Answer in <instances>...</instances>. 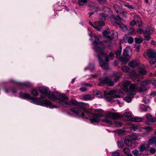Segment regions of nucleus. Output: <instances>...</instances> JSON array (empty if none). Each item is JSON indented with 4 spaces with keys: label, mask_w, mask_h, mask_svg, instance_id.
Instances as JSON below:
<instances>
[{
    "label": "nucleus",
    "mask_w": 156,
    "mask_h": 156,
    "mask_svg": "<svg viewBox=\"0 0 156 156\" xmlns=\"http://www.w3.org/2000/svg\"><path fill=\"white\" fill-rule=\"evenodd\" d=\"M59 98L61 104L65 107H70L72 105L77 106V107L71 108L70 110L71 112L80 116L83 119H87L89 117L92 118L90 119L92 123L99 122L100 121V117L103 116L99 113L93 114L89 112L87 109L84 108V104L83 103L78 102L73 99L69 101H67L69 98L65 94H62L60 95Z\"/></svg>",
    "instance_id": "nucleus-1"
},
{
    "label": "nucleus",
    "mask_w": 156,
    "mask_h": 156,
    "mask_svg": "<svg viewBox=\"0 0 156 156\" xmlns=\"http://www.w3.org/2000/svg\"><path fill=\"white\" fill-rule=\"evenodd\" d=\"M94 38L95 40L93 43L94 46L93 49L98 54L99 58H101L106 56V54L105 52V46L102 42L99 41L97 36H94Z\"/></svg>",
    "instance_id": "nucleus-2"
},
{
    "label": "nucleus",
    "mask_w": 156,
    "mask_h": 156,
    "mask_svg": "<svg viewBox=\"0 0 156 156\" xmlns=\"http://www.w3.org/2000/svg\"><path fill=\"white\" fill-rule=\"evenodd\" d=\"M122 115L118 113L112 112H108L106 115V118L102 120V121L108 123L109 124H112V120L110 119H116L117 118H121Z\"/></svg>",
    "instance_id": "nucleus-3"
},
{
    "label": "nucleus",
    "mask_w": 156,
    "mask_h": 156,
    "mask_svg": "<svg viewBox=\"0 0 156 156\" xmlns=\"http://www.w3.org/2000/svg\"><path fill=\"white\" fill-rule=\"evenodd\" d=\"M134 87L133 85H130L129 89L126 90L127 96L124 97L123 100L128 102H130L135 95Z\"/></svg>",
    "instance_id": "nucleus-4"
},
{
    "label": "nucleus",
    "mask_w": 156,
    "mask_h": 156,
    "mask_svg": "<svg viewBox=\"0 0 156 156\" xmlns=\"http://www.w3.org/2000/svg\"><path fill=\"white\" fill-rule=\"evenodd\" d=\"M100 82L98 83L99 86H103L105 84H108L109 85L112 86L114 85L113 82L108 77L105 78H100L99 79Z\"/></svg>",
    "instance_id": "nucleus-5"
},
{
    "label": "nucleus",
    "mask_w": 156,
    "mask_h": 156,
    "mask_svg": "<svg viewBox=\"0 0 156 156\" xmlns=\"http://www.w3.org/2000/svg\"><path fill=\"white\" fill-rule=\"evenodd\" d=\"M39 105L46 107L49 106L50 108H57L55 106L51 104V101L48 100L47 99L39 101Z\"/></svg>",
    "instance_id": "nucleus-6"
},
{
    "label": "nucleus",
    "mask_w": 156,
    "mask_h": 156,
    "mask_svg": "<svg viewBox=\"0 0 156 156\" xmlns=\"http://www.w3.org/2000/svg\"><path fill=\"white\" fill-rule=\"evenodd\" d=\"M103 36L106 37L109 40L112 41V37L108 36L109 34H115L117 36V33L113 30H110L109 28H108L107 30H105L102 33Z\"/></svg>",
    "instance_id": "nucleus-7"
},
{
    "label": "nucleus",
    "mask_w": 156,
    "mask_h": 156,
    "mask_svg": "<svg viewBox=\"0 0 156 156\" xmlns=\"http://www.w3.org/2000/svg\"><path fill=\"white\" fill-rule=\"evenodd\" d=\"M103 36L106 37L109 40L112 41V37L108 36L109 34H115L117 36V33L113 30H110L109 28H108L107 30H105L102 33Z\"/></svg>",
    "instance_id": "nucleus-8"
},
{
    "label": "nucleus",
    "mask_w": 156,
    "mask_h": 156,
    "mask_svg": "<svg viewBox=\"0 0 156 156\" xmlns=\"http://www.w3.org/2000/svg\"><path fill=\"white\" fill-rule=\"evenodd\" d=\"M146 55L150 58H156V51L153 49H148L146 53H144V55Z\"/></svg>",
    "instance_id": "nucleus-9"
},
{
    "label": "nucleus",
    "mask_w": 156,
    "mask_h": 156,
    "mask_svg": "<svg viewBox=\"0 0 156 156\" xmlns=\"http://www.w3.org/2000/svg\"><path fill=\"white\" fill-rule=\"evenodd\" d=\"M109 61V59H99V62L100 66L103 69H108L109 67L108 62Z\"/></svg>",
    "instance_id": "nucleus-10"
},
{
    "label": "nucleus",
    "mask_w": 156,
    "mask_h": 156,
    "mask_svg": "<svg viewBox=\"0 0 156 156\" xmlns=\"http://www.w3.org/2000/svg\"><path fill=\"white\" fill-rule=\"evenodd\" d=\"M109 61V59H99V62L100 66L103 69H108L109 67L108 62Z\"/></svg>",
    "instance_id": "nucleus-11"
},
{
    "label": "nucleus",
    "mask_w": 156,
    "mask_h": 156,
    "mask_svg": "<svg viewBox=\"0 0 156 156\" xmlns=\"http://www.w3.org/2000/svg\"><path fill=\"white\" fill-rule=\"evenodd\" d=\"M152 30L150 27L148 26L146 30L143 31L144 34L145 39L147 41H148L150 39V35L151 34V31Z\"/></svg>",
    "instance_id": "nucleus-12"
},
{
    "label": "nucleus",
    "mask_w": 156,
    "mask_h": 156,
    "mask_svg": "<svg viewBox=\"0 0 156 156\" xmlns=\"http://www.w3.org/2000/svg\"><path fill=\"white\" fill-rule=\"evenodd\" d=\"M88 6L91 11H98L100 10V9L98 6V4L96 2H90L88 3Z\"/></svg>",
    "instance_id": "nucleus-13"
},
{
    "label": "nucleus",
    "mask_w": 156,
    "mask_h": 156,
    "mask_svg": "<svg viewBox=\"0 0 156 156\" xmlns=\"http://www.w3.org/2000/svg\"><path fill=\"white\" fill-rule=\"evenodd\" d=\"M131 55V49L130 47H126L124 50L123 55L124 57L122 58H127L128 57H130Z\"/></svg>",
    "instance_id": "nucleus-14"
},
{
    "label": "nucleus",
    "mask_w": 156,
    "mask_h": 156,
    "mask_svg": "<svg viewBox=\"0 0 156 156\" xmlns=\"http://www.w3.org/2000/svg\"><path fill=\"white\" fill-rule=\"evenodd\" d=\"M146 118L148 120L146 122L147 124H151L156 121V118L153 117L151 115H147Z\"/></svg>",
    "instance_id": "nucleus-15"
},
{
    "label": "nucleus",
    "mask_w": 156,
    "mask_h": 156,
    "mask_svg": "<svg viewBox=\"0 0 156 156\" xmlns=\"http://www.w3.org/2000/svg\"><path fill=\"white\" fill-rule=\"evenodd\" d=\"M56 94H49L48 96V99L49 100H50L51 101H55L56 100H58L59 101V103H60V104H61L60 103V100L59 99V96L60 95H61V94H60L59 95V97H58L56 96Z\"/></svg>",
    "instance_id": "nucleus-16"
},
{
    "label": "nucleus",
    "mask_w": 156,
    "mask_h": 156,
    "mask_svg": "<svg viewBox=\"0 0 156 156\" xmlns=\"http://www.w3.org/2000/svg\"><path fill=\"white\" fill-rule=\"evenodd\" d=\"M39 91L41 93L48 96L50 94V91L47 88L44 87H40L39 88Z\"/></svg>",
    "instance_id": "nucleus-17"
},
{
    "label": "nucleus",
    "mask_w": 156,
    "mask_h": 156,
    "mask_svg": "<svg viewBox=\"0 0 156 156\" xmlns=\"http://www.w3.org/2000/svg\"><path fill=\"white\" fill-rule=\"evenodd\" d=\"M140 64L139 62L136 60L134 59L129 62L128 65L131 67L135 68L138 66Z\"/></svg>",
    "instance_id": "nucleus-18"
},
{
    "label": "nucleus",
    "mask_w": 156,
    "mask_h": 156,
    "mask_svg": "<svg viewBox=\"0 0 156 156\" xmlns=\"http://www.w3.org/2000/svg\"><path fill=\"white\" fill-rule=\"evenodd\" d=\"M129 138L132 140H136L140 138L141 136L139 134L132 133L129 136Z\"/></svg>",
    "instance_id": "nucleus-19"
},
{
    "label": "nucleus",
    "mask_w": 156,
    "mask_h": 156,
    "mask_svg": "<svg viewBox=\"0 0 156 156\" xmlns=\"http://www.w3.org/2000/svg\"><path fill=\"white\" fill-rule=\"evenodd\" d=\"M131 85H133L134 87V90L135 95V94L136 92H144L146 90V88L145 87H136L134 84H131Z\"/></svg>",
    "instance_id": "nucleus-20"
},
{
    "label": "nucleus",
    "mask_w": 156,
    "mask_h": 156,
    "mask_svg": "<svg viewBox=\"0 0 156 156\" xmlns=\"http://www.w3.org/2000/svg\"><path fill=\"white\" fill-rule=\"evenodd\" d=\"M134 19L138 23V26L139 27H141L143 25L142 22L141 20V18L138 15H136L134 17Z\"/></svg>",
    "instance_id": "nucleus-21"
},
{
    "label": "nucleus",
    "mask_w": 156,
    "mask_h": 156,
    "mask_svg": "<svg viewBox=\"0 0 156 156\" xmlns=\"http://www.w3.org/2000/svg\"><path fill=\"white\" fill-rule=\"evenodd\" d=\"M122 73L121 72H114L113 73V75L114 76V81L115 82H118L119 78L121 76Z\"/></svg>",
    "instance_id": "nucleus-22"
},
{
    "label": "nucleus",
    "mask_w": 156,
    "mask_h": 156,
    "mask_svg": "<svg viewBox=\"0 0 156 156\" xmlns=\"http://www.w3.org/2000/svg\"><path fill=\"white\" fill-rule=\"evenodd\" d=\"M154 144L156 146V136H154L149 139L147 142V145L150 146Z\"/></svg>",
    "instance_id": "nucleus-23"
},
{
    "label": "nucleus",
    "mask_w": 156,
    "mask_h": 156,
    "mask_svg": "<svg viewBox=\"0 0 156 156\" xmlns=\"http://www.w3.org/2000/svg\"><path fill=\"white\" fill-rule=\"evenodd\" d=\"M120 98V96L118 94H115L113 96H107L106 97V99L108 101H110L114 98Z\"/></svg>",
    "instance_id": "nucleus-24"
},
{
    "label": "nucleus",
    "mask_w": 156,
    "mask_h": 156,
    "mask_svg": "<svg viewBox=\"0 0 156 156\" xmlns=\"http://www.w3.org/2000/svg\"><path fill=\"white\" fill-rule=\"evenodd\" d=\"M130 83L128 81H125L123 84V86L125 91L126 92V90L129 89Z\"/></svg>",
    "instance_id": "nucleus-25"
},
{
    "label": "nucleus",
    "mask_w": 156,
    "mask_h": 156,
    "mask_svg": "<svg viewBox=\"0 0 156 156\" xmlns=\"http://www.w3.org/2000/svg\"><path fill=\"white\" fill-rule=\"evenodd\" d=\"M18 84L20 87L22 89H25L26 88L28 87L30 85V83L28 82H25L24 83H19Z\"/></svg>",
    "instance_id": "nucleus-26"
},
{
    "label": "nucleus",
    "mask_w": 156,
    "mask_h": 156,
    "mask_svg": "<svg viewBox=\"0 0 156 156\" xmlns=\"http://www.w3.org/2000/svg\"><path fill=\"white\" fill-rule=\"evenodd\" d=\"M30 100V102L39 105L40 100L38 98L31 97Z\"/></svg>",
    "instance_id": "nucleus-27"
},
{
    "label": "nucleus",
    "mask_w": 156,
    "mask_h": 156,
    "mask_svg": "<svg viewBox=\"0 0 156 156\" xmlns=\"http://www.w3.org/2000/svg\"><path fill=\"white\" fill-rule=\"evenodd\" d=\"M93 94V95L99 98H102L103 97V94L99 90L95 91H94Z\"/></svg>",
    "instance_id": "nucleus-28"
},
{
    "label": "nucleus",
    "mask_w": 156,
    "mask_h": 156,
    "mask_svg": "<svg viewBox=\"0 0 156 156\" xmlns=\"http://www.w3.org/2000/svg\"><path fill=\"white\" fill-rule=\"evenodd\" d=\"M129 120L130 121L134 122H140L142 121V119L141 118L137 117L131 118H130Z\"/></svg>",
    "instance_id": "nucleus-29"
},
{
    "label": "nucleus",
    "mask_w": 156,
    "mask_h": 156,
    "mask_svg": "<svg viewBox=\"0 0 156 156\" xmlns=\"http://www.w3.org/2000/svg\"><path fill=\"white\" fill-rule=\"evenodd\" d=\"M151 82V80H147L140 82V84L141 86H144L148 85Z\"/></svg>",
    "instance_id": "nucleus-30"
},
{
    "label": "nucleus",
    "mask_w": 156,
    "mask_h": 156,
    "mask_svg": "<svg viewBox=\"0 0 156 156\" xmlns=\"http://www.w3.org/2000/svg\"><path fill=\"white\" fill-rule=\"evenodd\" d=\"M102 9L105 12H107L108 13L109 12V13H111L112 12V11L107 6H104L102 7Z\"/></svg>",
    "instance_id": "nucleus-31"
},
{
    "label": "nucleus",
    "mask_w": 156,
    "mask_h": 156,
    "mask_svg": "<svg viewBox=\"0 0 156 156\" xmlns=\"http://www.w3.org/2000/svg\"><path fill=\"white\" fill-rule=\"evenodd\" d=\"M146 70L144 68H140L139 70V73L142 75L144 76L146 74Z\"/></svg>",
    "instance_id": "nucleus-32"
},
{
    "label": "nucleus",
    "mask_w": 156,
    "mask_h": 156,
    "mask_svg": "<svg viewBox=\"0 0 156 156\" xmlns=\"http://www.w3.org/2000/svg\"><path fill=\"white\" fill-rule=\"evenodd\" d=\"M114 8L117 13L119 14L120 13V10L121 7L118 4H115L114 5Z\"/></svg>",
    "instance_id": "nucleus-33"
},
{
    "label": "nucleus",
    "mask_w": 156,
    "mask_h": 156,
    "mask_svg": "<svg viewBox=\"0 0 156 156\" xmlns=\"http://www.w3.org/2000/svg\"><path fill=\"white\" fill-rule=\"evenodd\" d=\"M22 96L24 98L28 99H30L31 97L29 94L27 93L23 94L22 95Z\"/></svg>",
    "instance_id": "nucleus-34"
},
{
    "label": "nucleus",
    "mask_w": 156,
    "mask_h": 156,
    "mask_svg": "<svg viewBox=\"0 0 156 156\" xmlns=\"http://www.w3.org/2000/svg\"><path fill=\"white\" fill-rule=\"evenodd\" d=\"M124 142L125 144L128 146H131L132 144L131 141L128 139H125Z\"/></svg>",
    "instance_id": "nucleus-35"
},
{
    "label": "nucleus",
    "mask_w": 156,
    "mask_h": 156,
    "mask_svg": "<svg viewBox=\"0 0 156 156\" xmlns=\"http://www.w3.org/2000/svg\"><path fill=\"white\" fill-rule=\"evenodd\" d=\"M115 57L114 53L112 51L110 52L106 56V58H114Z\"/></svg>",
    "instance_id": "nucleus-36"
},
{
    "label": "nucleus",
    "mask_w": 156,
    "mask_h": 156,
    "mask_svg": "<svg viewBox=\"0 0 156 156\" xmlns=\"http://www.w3.org/2000/svg\"><path fill=\"white\" fill-rule=\"evenodd\" d=\"M31 92L32 95L34 96H37L38 94V92L35 89H32Z\"/></svg>",
    "instance_id": "nucleus-37"
},
{
    "label": "nucleus",
    "mask_w": 156,
    "mask_h": 156,
    "mask_svg": "<svg viewBox=\"0 0 156 156\" xmlns=\"http://www.w3.org/2000/svg\"><path fill=\"white\" fill-rule=\"evenodd\" d=\"M117 144L119 147L120 148H122L124 146L123 142L121 140H118Z\"/></svg>",
    "instance_id": "nucleus-38"
},
{
    "label": "nucleus",
    "mask_w": 156,
    "mask_h": 156,
    "mask_svg": "<svg viewBox=\"0 0 156 156\" xmlns=\"http://www.w3.org/2000/svg\"><path fill=\"white\" fill-rule=\"evenodd\" d=\"M87 2V0H78V2L79 5L83 6Z\"/></svg>",
    "instance_id": "nucleus-39"
},
{
    "label": "nucleus",
    "mask_w": 156,
    "mask_h": 156,
    "mask_svg": "<svg viewBox=\"0 0 156 156\" xmlns=\"http://www.w3.org/2000/svg\"><path fill=\"white\" fill-rule=\"evenodd\" d=\"M122 47H121V46H120V49L117 50L115 52V54L118 57L120 56L121 54V52H122Z\"/></svg>",
    "instance_id": "nucleus-40"
},
{
    "label": "nucleus",
    "mask_w": 156,
    "mask_h": 156,
    "mask_svg": "<svg viewBox=\"0 0 156 156\" xmlns=\"http://www.w3.org/2000/svg\"><path fill=\"white\" fill-rule=\"evenodd\" d=\"M123 151L124 153L127 155L130 154V151L128 148H125L123 149Z\"/></svg>",
    "instance_id": "nucleus-41"
},
{
    "label": "nucleus",
    "mask_w": 156,
    "mask_h": 156,
    "mask_svg": "<svg viewBox=\"0 0 156 156\" xmlns=\"http://www.w3.org/2000/svg\"><path fill=\"white\" fill-rule=\"evenodd\" d=\"M126 38L129 44H132L133 41V39L131 37H126Z\"/></svg>",
    "instance_id": "nucleus-42"
},
{
    "label": "nucleus",
    "mask_w": 156,
    "mask_h": 156,
    "mask_svg": "<svg viewBox=\"0 0 156 156\" xmlns=\"http://www.w3.org/2000/svg\"><path fill=\"white\" fill-rule=\"evenodd\" d=\"M121 69L124 73L128 72L129 70V68L128 66H124L121 68Z\"/></svg>",
    "instance_id": "nucleus-43"
},
{
    "label": "nucleus",
    "mask_w": 156,
    "mask_h": 156,
    "mask_svg": "<svg viewBox=\"0 0 156 156\" xmlns=\"http://www.w3.org/2000/svg\"><path fill=\"white\" fill-rule=\"evenodd\" d=\"M108 15L107 14H105L104 13H102L100 14V18L103 20H105L106 18V16H108Z\"/></svg>",
    "instance_id": "nucleus-44"
},
{
    "label": "nucleus",
    "mask_w": 156,
    "mask_h": 156,
    "mask_svg": "<svg viewBox=\"0 0 156 156\" xmlns=\"http://www.w3.org/2000/svg\"><path fill=\"white\" fill-rule=\"evenodd\" d=\"M129 74L134 77H137V75L134 70H132L130 71L129 72Z\"/></svg>",
    "instance_id": "nucleus-45"
},
{
    "label": "nucleus",
    "mask_w": 156,
    "mask_h": 156,
    "mask_svg": "<svg viewBox=\"0 0 156 156\" xmlns=\"http://www.w3.org/2000/svg\"><path fill=\"white\" fill-rule=\"evenodd\" d=\"M120 28L123 30H127V26L123 24H121L119 25Z\"/></svg>",
    "instance_id": "nucleus-46"
},
{
    "label": "nucleus",
    "mask_w": 156,
    "mask_h": 156,
    "mask_svg": "<svg viewBox=\"0 0 156 156\" xmlns=\"http://www.w3.org/2000/svg\"><path fill=\"white\" fill-rule=\"evenodd\" d=\"M83 98L85 100H90L91 99V97L90 95L87 94L84 95L83 97Z\"/></svg>",
    "instance_id": "nucleus-47"
},
{
    "label": "nucleus",
    "mask_w": 156,
    "mask_h": 156,
    "mask_svg": "<svg viewBox=\"0 0 156 156\" xmlns=\"http://www.w3.org/2000/svg\"><path fill=\"white\" fill-rule=\"evenodd\" d=\"M135 41L136 43V44H139L143 42L142 39L140 38H135Z\"/></svg>",
    "instance_id": "nucleus-48"
},
{
    "label": "nucleus",
    "mask_w": 156,
    "mask_h": 156,
    "mask_svg": "<svg viewBox=\"0 0 156 156\" xmlns=\"http://www.w3.org/2000/svg\"><path fill=\"white\" fill-rule=\"evenodd\" d=\"M139 149L140 151H143L145 150L146 147L144 144H143L140 145Z\"/></svg>",
    "instance_id": "nucleus-49"
},
{
    "label": "nucleus",
    "mask_w": 156,
    "mask_h": 156,
    "mask_svg": "<svg viewBox=\"0 0 156 156\" xmlns=\"http://www.w3.org/2000/svg\"><path fill=\"white\" fill-rule=\"evenodd\" d=\"M140 45L139 44H136L135 45V48L136 49V51L138 52L140 51Z\"/></svg>",
    "instance_id": "nucleus-50"
},
{
    "label": "nucleus",
    "mask_w": 156,
    "mask_h": 156,
    "mask_svg": "<svg viewBox=\"0 0 156 156\" xmlns=\"http://www.w3.org/2000/svg\"><path fill=\"white\" fill-rule=\"evenodd\" d=\"M142 108L143 110L146 112L147 111L148 109H150V108L148 106L143 105Z\"/></svg>",
    "instance_id": "nucleus-51"
},
{
    "label": "nucleus",
    "mask_w": 156,
    "mask_h": 156,
    "mask_svg": "<svg viewBox=\"0 0 156 156\" xmlns=\"http://www.w3.org/2000/svg\"><path fill=\"white\" fill-rule=\"evenodd\" d=\"M116 91L115 90H112L109 92L108 94V95L109 96H113L115 94Z\"/></svg>",
    "instance_id": "nucleus-52"
},
{
    "label": "nucleus",
    "mask_w": 156,
    "mask_h": 156,
    "mask_svg": "<svg viewBox=\"0 0 156 156\" xmlns=\"http://www.w3.org/2000/svg\"><path fill=\"white\" fill-rule=\"evenodd\" d=\"M124 116L126 117H129L131 116V114L129 112H125L123 113Z\"/></svg>",
    "instance_id": "nucleus-53"
},
{
    "label": "nucleus",
    "mask_w": 156,
    "mask_h": 156,
    "mask_svg": "<svg viewBox=\"0 0 156 156\" xmlns=\"http://www.w3.org/2000/svg\"><path fill=\"white\" fill-rule=\"evenodd\" d=\"M114 124L115 126L118 127H121L122 125V123L121 122H118V121H115L114 122Z\"/></svg>",
    "instance_id": "nucleus-54"
},
{
    "label": "nucleus",
    "mask_w": 156,
    "mask_h": 156,
    "mask_svg": "<svg viewBox=\"0 0 156 156\" xmlns=\"http://www.w3.org/2000/svg\"><path fill=\"white\" fill-rule=\"evenodd\" d=\"M136 23V21L135 20H131L129 23V25L131 26H133Z\"/></svg>",
    "instance_id": "nucleus-55"
},
{
    "label": "nucleus",
    "mask_w": 156,
    "mask_h": 156,
    "mask_svg": "<svg viewBox=\"0 0 156 156\" xmlns=\"http://www.w3.org/2000/svg\"><path fill=\"white\" fill-rule=\"evenodd\" d=\"M99 25L101 26H103L105 25V23L103 20H98V22Z\"/></svg>",
    "instance_id": "nucleus-56"
},
{
    "label": "nucleus",
    "mask_w": 156,
    "mask_h": 156,
    "mask_svg": "<svg viewBox=\"0 0 156 156\" xmlns=\"http://www.w3.org/2000/svg\"><path fill=\"white\" fill-rule=\"evenodd\" d=\"M124 5L129 9H133L134 8L132 5L129 4L128 3L124 4Z\"/></svg>",
    "instance_id": "nucleus-57"
},
{
    "label": "nucleus",
    "mask_w": 156,
    "mask_h": 156,
    "mask_svg": "<svg viewBox=\"0 0 156 156\" xmlns=\"http://www.w3.org/2000/svg\"><path fill=\"white\" fill-rule=\"evenodd\" d=\"M119 61L121 62L122 64H125L128 61L129 59H119Z\"/></svg>",
    "instance_id": "nucleus-58"
},
{
    "label": "nucleus",
    "mask_w": 156,
    "mask_h": 156,
    "mask_svg": "<svg viewBox=\"0 0 156 156\" xmlns=\"http://www.w3.org/2000/svg\"><path fill=\"white\" fill-rule=\"evenodd\" d=\"M130 129L131 130L136 131L137 129V126L136 125H133L130 127Z\"/></svg>",
    "instance_id": "nucleus-59"
},
{
    "label": "nucleus",
    "mask_w": 156,
    "mask_h": 156,
    "mask_svg": "<svg viewBox=\"0 0 156 156\" xmlns=\"http://www.w3.org/2000/svg\"><path fill=\"white\" fill-rule=\"evenodd\" d=\"M132 153L134 155H137L139 154V151L136 149H135L132 151Z\"/></svg>",
    "instance_id": "nucleus-60"
},
{
    "label": "nucleus",
    "mask_w": 156,
    "mask_h": 156,
    "mask_svg": "<svg viewBox=\"0 0 156 156\" xmlns=\"http://www.w3.org/2000/svg\"><path fill=\"white\" fill-rule=\"evenodd\" d=\"M144 129L148 132L151 131L152 130V128L151 127L148 126L145 127Z\"/></svg>",
    "instance_id": "nucleus-61"
},
{
    "label": "nucleus",
    "mask_w": 156,
    "mask_h": 156,
    "mask_svg": "<svg viewBox=\"0 0 156 156\" xmlns=\"http://www.w3.org/2000/svg\"><path fill=\"white\" fill-rule=\"evenodd\" d=\"M143 29L142 28H139L137 30L136 32L139 34H141L143 32Z\"/></svg>",
    "instance_id": "nucleus-62"
},
{
    "label": "nucleus",
    "mask_w": 156,
    "mask_h": 156,
    "mask_svg": "<svg viewBox=\"0 0 156 156\" xmlns=\"http://www.w3.org/2000/svg\"><path fill=\"white\" fill-rule=\"evenodd\" d=\"M156 151V150L154 148L151 147L150 149V152L151 154L154 153Z\"/></svg>",
    "instance_id": "nucleus-63"
},
{
    "label": "nucleus",
    "mask_w": 156,
    "mask_h": 156,
    "mask_svg": "<svg viewBox=\"0 0 156 156\" xmlns=\"http://www.w3.org/2000/svg\"><path fill=\"white\" fill-rule=\"evenodd\" d=\"M112 156H120V154L117 151H115L113 153Z\"/></svg>",
    "instance_id": "nucleus-64"
}]
</instances>
